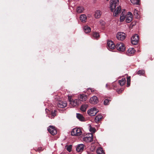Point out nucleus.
Masks as SVG:
<instances>
[{"label": "nucleus", "mask_w": 154, "mask_h": 154, "mask_svg": "<svg viewBox=\"0 0 154 154\" xmlns=\"http://www.w3.org/2000/svg\"><path fill=\"white\" fill-rule=\"evenodd\" d=\"M116 48L119 51H124L125 49L124 44L121 42L117 43L116 45Z\"/></svg>", "instance_id": "20e7f679"}, {"label": "nucleus", "mask_w": 154, "mask_h": 154, "mask_svg": "<svg viewBox=\"0 0 154 154\" xmlns=\"http://www.w3.org/2000/svg\"><path fill=\"white\" fill-rule=\"evenodd\" d=\"M84 32L86 33H88L91 31L90 28L88 26H85L83 28Z\"/></svg>", "instance_id": "4be33fe9"}, {"label": "nucleus", "mask_w": 154, "mask_h": 154, "mask_svg": "<svg viewBox=\"0 0 154 154\" xmlns=\"http://www.w3.org/2000/svg\"><path fill=\"white\" fill-rule=\"evenodd\" d=\"M67 103L66 101H60L58 104V106L60 108H64L67 106Z\"/></svg>", "instance_id": "ddd939ff"}, {"label": "nucleus", "mask_w": 154, "mask_h": 154, "mask_svg": "<svg viewBox=\"0 0 154 154\" xmlns=\"http://www.w3.org/2000/svg\"><path fill=\"white\" fill-rule=\"evenodd\" d=\"M139 40V36L137 34H135L131 38V42L134 45L137 44Z\"/></svg>", "instance_id": "0eeeda50"}, {"label": "nucleus", "mask_w": 154, "mask_h": 154, "mask_svg": "<svg viewBox=\"0 0 154 154\" xmlns=\"http://www.w3.org/2000/svg\"><path fill=\"white\" fill-rule=\"evenodd\" d=\"M131 77L130 76L128 77L127 78V87H129L130 85Z\"/></svg>", "instance_id": "c85d7f7f"}, {"label": "nucleus", "mask_w": 154, "mask_h": 154, "mask_svg": "<svg viewBox=\"0 0 154 154\" xmlns=\"http://www.w3.org/2000/svg\"><path fill=\"white\" fill-rule=\"evenodd\" d=\"M102 118V116L101 115H97L95 118V121L96 122L99 121Z\"/></svg>", "instance_id": "393cba45"}, {"label": "nucleus", "mask_w": 154, "mask_h": 154, "mask_svg": "<svg viewBox=\"0 0 154 154\" xmlns=\"http://www.w3.org/2000/svg\"><path fill=\"white\" fill-rule=\"evenodd\" d=\"M88 90L89 91V90L91 91V92H92L94 91H95V90L94 88H89L88 89Z\"/></svg>", "instance_id": "e433bc0d"}, {"label": "nucleus", "mask_w": 154, "mask_h": 154, "mask_svg": "<svg viewBox=\"0 0 154 154\" xmlns=\"http://www.w3.org/2000/svg\"><path fill=\"white\" fill-rule=\"evenodd\" d=\"M111 100L109 99H106L104 101V104L105 105H108L109 103V101H110Z\"/></svg>", "instance_id": "c756f323"}, {"label": "nucleus", "mask_w": 154, "mask_h": 154, "mask_svg": "<svg viewBox=\"0 0 154 154\" xmlns=\"http://www.w3.org/2000/svg\"><path fill=\"white\" fill-rule=\"evenodd\" d=\"M98 111L97 110L96 108L94 107L91 108L88 111V113L90 116H93L96 115Z\"/></svg>", "instance_id": "39448f33"}, {"label": "nucleus", "mask_w": 154, "mask_h": 154, "mask_svg": "<svg viewBox=\"0 0 154 154\" xmlns=\"http://www.w3.org/2000/svg\"><path fill=\"white\" fill-rule=\"evenodd\" d=\"M56 111L54 110V111H52L51 112V116L52 118H54L56 116Z\"/></svg>", "instance_id": "473e14b6"}, {"label": "nucleus", "mask_w": 154, "mask_h": 154, "mask_svg": "<svg viewBox=\"0 0 154 154\" xmlns=\"http://www.w3.org/2000/svg\"><path fill=\"white\" fill-rule=\"evenodd\" d=\"M125 18H126V14L125 13V10H124L121 14L120 18V22H123L124 21Z\"/></svg>", "instance_id": "4468645a"}, {"label": "nucleus", "mask_w": 154, "mask_h": 154, "mask_svg": "<svg viewBox=\"0 0 154 154\" xmlns=\"http://www.w3.org/2000/svg\"><path fill=\"white\" fill-rule=\"evenodd\" d=\"M135 50L134 48H130L127 51V54L129 56L131 55L132 54H134L135 52Z\"/></svg>", "instance_id": "dca6fc26"}, {"label": "nucleus", "mask_w": 154, "mask_h": 154, "mask_svg": "<svg viewBox=\"0 0 154 154\" xmlns=\"http://www.w3.org/2000/svg\"><path fill=\"white\" fill-rule=\"evenodd\" d=\"M60 154H66L62 152Z\"/></svg>", "instance_id": "4c0bfd02"}, {"label": "nucleus", "mask_w": 154, "mask_h": 154, "mask_svg": "<svg viewBox=\"0 0 154 154\" xmlns=\"http://www.w3.org/2000/svg\"><path fill=\"white\" fill-rule=\"evenodd\" d=\"M82 133V130L80 129L75 128L72 130L71 132V134L73 136H79L81 135Z\"/></svg>", "instance_id": "7ed1b4c3"}, {"label": "nucleus", "mask_w": 154, "mask_h": 154, "mask_svg": "<svg viewBox=\"0 0 154 154\" xmlns=\"http://www.w3.org/2000/svg\"><path fill=\"white\" fill-rule=\"evenodd\" d=\"M92 35L94 38L97 39L100 37L99 33L97 32H94Z\"/></svg>", "instance_id": "cd10ccee"}, {"label": "nucleus", "mask_w": 154, "mask_h": 154, "mask_svg": "<svg viewBox=\"0 0 154 154\" xmlns=\"http://www.w3.org/2000/svg\"><path fill=\"white\" fill-rule=\"evenodd\" d=\"M68 99L70 102V105L72 107H76L81 103V102L79 99H73L71 96L68 95Z\"/></svg>", "instance_id": "f03ea898"}, {"label": "nucleus", "mask_w": 154, "mask_h": 154, "mask_svg": "<svg viewBox=\"0 0 154 154\" xmlns=\"http://www.w3.org/2000/svg\"><path fill=\"white\" fill-rule=\"evenodd\" d=\"M134 14L135 16H138L139 15V12L137 10L134 9Z\"/></svg>", "instance_id": "2f4dec72"}, {"label": "nucleus", "mask_w": 154, "mask_h": 154, "mask_svg": "<svg viewBox=\"0 0 154 154\" xmlns=\"http://www.w3.org/2000/svg\"><path fill=\"white\" fill-rule=\"evenodd\" d=\"M76 117L80 121H84L85 119L81 114L79 113H77Z\"/></svg>", "instance_id": "6ab92c4d"}, {"label": "nucleus", "mask_w": 154, "mask_h": 154, "mask_svg": "<svg viewBox=\"0 0 154 154\" xmlns=\"http://www.w3.org/2000/svg\"><path fill=\"white\" fill-rule=\"evenodd\" d=\"M119 82L121 86H123L125 83V78H123L121 80H119Z\"/></svg>", "instance_id": "a878e982"}, {"label": "nucleus", "mask_w": 154, "mask_h": 154, "mask_svg": "<svg viewBox=\"0 0 154 154\" xmlns=\"http://www.w3.org/2000/svg\"><path fill=\"white\" fill-rule=\"evenodd\" d=\"M84 8L82 7H79L77 8V12L78 13H80L84 11Z\"/></svg>", "instance_id": "b1692460"}, {"label": "nucleus", "mask_w": 154, "mask_h": 154, "mask_svg": "<svg viewBox=\"0 0 154 154\" xmlns=\"http://www.w3.org/2000/svg\"><path fill=\"white\" fill-rule=\"evenodd\" d=\"M89 130L92 132H94L95 131V129L94 128L91 127V126H90Z\"/></svg>", "instance_id": "f704fd0d"}, {"label": "nucleus", "mask_w": 154, "mask_h": 154, "mask_svg": "<svg viewBox=\"0 0 154 154\" xmlns=\"http://www.w3.org/2000/svg\"><path fill=\"white\" fill-rule=\"evenodd\" d=\"M89 102L91 104H95L98 102V100L97 97L94 96L90 98Z\"/></svg>", "instance_id": "f8f14e48"}, {"label": "nucleus", "mask_w": 154, "mask_h": 154, "mask_svg": "<svg viewBox=\"0 0 154 154\" xmlns=\"http://www.w3.org/2000/svg\"><path fill=\"white\" fill-rule=\"evenodd\" d=\"M119 0H111L110 1V10L113 12V15L116 16L120 13L121 8L119 5Z\"/></svg>", "instance_id": "f257e3e1"}, {"label": "nucleus", "mask_w": 154, "mask_h": 154, "mask_svg": "<svg viewBox=\"0 0 154 154\" xmlns=\"http://www.w3.org/2000/svg\"><path fill=\"white\" fill-rule=\"evenodd\" d=\"M93 135L91 134L83 138V140L86 142H90L93 140Z\"/></svg>", "instance_id": "9d476101"}, {"label": "nucleus", "mask_w": 154, "mask_h": 154, "mask_svg": "<svg viewBox=\"0 0 154 154\" xmlns=\"http://www.w3.org/2000/svg\"><path fill=\"white\" fill-rule=\"evenodd\" d=\"M67 149L69 152H70L72 150V145H70L67 147Z\"/></svg>", "instance_id": "72a5a7b5"}, {"label": "nucleus", "mask_w": 154, "mask_h": 154, "mask_svg": "<svg viewBox=\"0 0 154 154\" xmlns=\"http://www.w3.org/2000/svg\"><path fill=\"white\" fill-rule=\"evenodd\" d=\"M88 106V105L87 104L82 105L81 106L80 109L83 112H85Z\"/></svg>", "instance_id": "412c9836"}, {"label": "nucleus", "mask_w": 154, "mask_h": 154, "mask_svg": "<svg viewBox=\"0 0 154 154\" xmlns=\"http://www.w3.org/2000/svg\"><path fill=\"white\" fill-rule=\"evenodd\" d=\"M131 3L134 5H138L139 4V0H130Z\"/></svg>", "instance_id": "bb28decb"}, {"label": "nucleus", "mask_w": 154, "mask_h": 154, "mask_svg": "<svg viewBox=\"0 0 154 154\" xmlns=\"http://www.w3.org/2000/svg\"><path fill=\"white\" fill-rule=\"evenodd\" d=\"M133 16L132 13L130 12H128L126 14V22L127 23H129L132 20Z\"/></svg>", "instance_id": "6e6552de"}, {"label": "nucleus", "mask_w": 154, "mask_h": 154, "mask_svg": "<svg viewBox=\"0 0 154 154\" xmlns=\"http://www.w3.org/2000/svg\"><path fill=\"white\" fill-rule=\"evenodd\" d=\"M116 48V46L113 42L109 41L107 42V48L109 50L114 49Z\"/></svg>", "instance_id": "9b49d317"}, {"label": "nucleus", "mask_w": 154, "mask_h": 154, "mask_svg": "<svg viewBox=\"0 0 154 154\" xmlns=\"http://www.w3.org/2000/svg\"><path fill=\"white\" fill-rule=\"evenodd\" d=\"M85 146L83 144H80L78 145L76 147V150L78 152L82 151L84 148Z\"/></svg>", "instance_id": "2eb2a0df"}, {"label": "nucleus", "mask_w": 154, "mask_h": 154, "mask_svg": "<svg viewBox=\"0 0 154 154\" xmlns=\"http://www.w3.org/2000/svg\"><path fill=\"white\" fill-rule=\"evenodd\" d=\"M99 22L102 25H103L105 24V22L102 20H100Z\"/></svg>", "instance_id": "c9c22d12"}, {"label": "nucleus", "mask_w": 154, "mask_h": 154, "mask_svg": "<svg viewBox=\"0 0 154 154\" xmlns=\"http://www.w3.org/2000/svg\"><path fill=\"white\" fill-rule=\"evenodd\" d=\"M80 19L82 22L85 23L86 22L87 20V17L84 14H81L80 17Z\"/></svg>", "instance_id": "a211bd4d"}, {"label": "nucleus", "mask_w": 154, "mask_h": 154, "mask_svg": "<svg viewBox=\"0 0 154 154\" xmlns=\"http://www.w3.org/2000/svg\"><path fill=\"white\" fill-rule=\"evenodd\" d=\"M97 154H104L105 152L101 148H99L97 149Z\"/></svg>", "instance_id": "5701e85b"}, {"label": "nucleus", "mask_w": 154, "mask_h": 154, "mask_svg": "<svg viewBox=\"0 0 154 154\" xmlns=\"http://www.w3.org/2000/svg\"><path fill=\"white\" fill-rule=\"evenodd\" d=\"M48 130L49 133L52 135H54L57 133L56 129L54 126H50L48 128Z\"/></svg>", "instance_id": "423d86ee"}, {"label": "nucleus", "mask_w": 154, "mask_h": 154, "mask_svg": "<svg viewBox=\"0 0 154 154\" xmlns=\"http://www.w3.org/2000/svg\"><path fill=\"white\" fill-rule=\"evenodd\" d=\"M108 85L107 84L106 85V87H108Z\"/></svg>", "instance_id": "58836bf2"}, {"label": "nucleus", "mask_w": 154, "mask_h": 154, "mask_svg": "<svg viewBox=\"0 0 154 154\" xmlns=\"http://www.w3.org/2000/svg\"><path fill=\"white\" fill-rule=\"evenodd\" d=\"M126 37L125 33L122 32H118L116 35L117 38L120 40H124Z\"/></svg>", "instance_id": "1a4fd4ad"}, {"label": "nucleus", "mask_w": 154, "mask_h": 154, "mask_svg": "<svg viewBox=\"0 0 154 154\" xmlns=\"http://www.w3.org/2000/svg\"><path fill=\"white\" fill-rule=\"evenodd\" d=\"M144 73L145 72L144 70H139L138 71L137 73L138 75H142L144 74Z\"/></svg>", "instance_id": "7c9ffc66"}, {"label": "nucleus", "mask_w": 154, "mask_h": 154, "mask_svg": "<svg viewBox=\"0 0 154 154\" xmlns=\"http://www.w3.org/2000/svg\"><path fill=\"white\" fill-rule=\"evenodd\" d=\"M101 13L100 10H97L95 12V17L96 18H99L100 17Z\"/></svg>", "instance_id": "aec40b11"}, {"label": "nucleus", "mask_w": 154, "mask_h": 154, "mask_svg": "<svg viewBox=\"0 0 154 154\" xmlns=\"http://www.w3.org/2000/svg\"><path fill=\"white\" fill-rule=\"evenodd\" d=\"M79 100L81 101H85L87 99V96L86 95L84 94H81L79 97Z\"/></svg>", "instance_id": "f3484780"}]
</instances>
